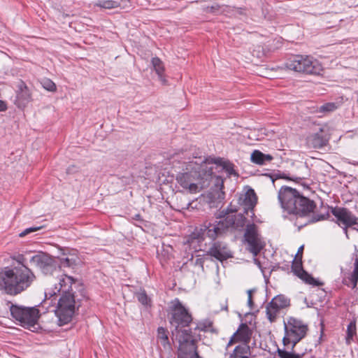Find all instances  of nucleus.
<instances>
[{
    "label": "nucleus",
    "instance_id": "nucleus-1",
    "mask_svg": "<svg viewBox=\"0 0 358 358\" xmlns=\"http://www.w3.org/2000/svg\"><path fill=\"white\" fill-rule=\"evenodd\" d=\"M236 208L224 210L217 216L219 221L215 223L205 224L199 232L194 231L191 235L192 239H197L199 242L204 240L206 235L211 239H215L219 235L225 231H242L246 226L244 238L250 247V251L255 255H257L264 247L257 231V227L255 224H248L247 219L242 213H234Z\"/></svg>",
    "mask_w": 358,
    "mask_h": 358
},
{
    "label": "nucleus",
    "instance_id": "nucleus-2",
    "mask_svg": "<svg viewBox=\"0 0 358 358\" xmlns=\"http://www.w3.org/2000/svg\"><path fill=\"white\" fill-rule=\"evenodd\" d=\"M174 167L177 169L176 165ZM178 169L176 180L183 189L190 194L208 187L213 180L217 187L222 188L224 185L223 179L213 172V165L208 159L199 158L196 161L183 162L182 166H178Z\"/></svg>",
    "mask_w": 358,
    "mask_h": 358
},
{
    "label": "nucleus",
    "instance_id": "nucleus-3",
    "mask_svg": "<svg viewBox=\"0 0 358 358\" xmlns=\"http://www.w3.org/2000/svg\"><path fill=\"white\" fill-rule=\"evenodd\" d=\"M25 258L20 257L19 264L0 271V290L15 296L27 289L36 280L34 272L24 264Z\"/></svg>",
    "mask_w": 358,
    "mask_h": 358
},
{
    "label": "nucleus",
    "instance_id": "nucleus-4",
    "mask_svg": "<svg viewBox=\"0 0 358 358\" xmlns=\"http://www.w3.org/2000/svg\"><path fill=\"white\" fill-rule=\"evenodd\" d=\"M278 198L281 207L289 214L306 216L313 212L315 203L302 196L296 189L282 186L278 192Z\"/></svg>",
    "mask_w": 358,
    "mask_h": 358
},
{
    "label": "nucleus",
    "instance_id": "nucleus-5",
    "mask_svg": "<svg viewBox=\"0 0 358 358\" xmlns=\"http://www.w3.org/2000/svg\"><path fill=\"white\" fill-rule=\"evenodd\" d=\"M168 318L169 323L174 328L172 331L173 335L182 331L184 329L181 328L188 327L192 322L191 313L178 299H175L171 302Z\"/></svg>",
    "mask_w": 358,
    "mask_h": 358
},
{
    "label": "nucleus",
    "instance_id": "nucleus-6",
    "mask_svg": "<svg viewBox=\"0 0 358 358\" xmlns=\"http://www.w3.org/2000/svg\"><path fill=\"white\" fill-rule=\"evenodd\" d=\"M285 66L289 70L307 74H320L322 71L320 63L307 55H294L287 60Z\"/></svg>",
    "mask_w": 358,
    "mask_h": 358
},
{
    "label": "nucleus",
    "instance_id": "nucleus-7",
    "mask_svg": "<svg viewBox=\"0 0 358 358\" xmlns=\"http://www.w3.org/2000/svg\"><path fill=\"white\" fill-rule=\"evenodd\" d=\"M284 328L283 344L285 346L292 344L291 350H293L296 343L306 336L308 326L301 320L289 317L287 322H284Z\"/></svg>",
    "mask_w": 358,
    "mask_h": 358
},
{
    "label": "nucleus",
    "instance_id": "nucleus-8",
    "mask_svg": "<svg viewBox=\"0 0 358 358\" xmlns=\"http://www.w3.org/2000/svg\"><path fill=\"white\" fill-rule=\"evenodd\" d=\"M61 295L55 310V314L58 317L59 324L60 326L71 321L76 306L78 308L80 306L78 302L76 301L73 292H66Z\"/></svg>",
    "mask_w": 358,
    "mask_h": 358
},
{
    "label": "nucleus",
    "instance_id": "nucleus-9",
    "mask_svg": "<svg viewBox=\"0 0 358 358\" xmlns=\"http://www.w3.org/2000/svg\"><path fill=\"white\" fill-rule=\"evenodd\" d=\"M178 342V358H199L196 339L190 329H184L174 335Z\"/></svg>",
    "mask_w": 358,
    "mask_h": 358
},
{
    "label": "nucleus",
    "instance_id": "nucleus-10",
    "mask_svg": "<svg viewBox=\"0 0 358 358\" xmlns=\"http://www.w3.org/2000/svg\"><path fill=\"white\" fill-rule=\"evenodd\" d=\"M11 315L16 320L19 321L20 324L26 328L34 327L39 318V310L35 308H27L13 305L10 307Z\"/></svg>",
    "mask_w": 358,
    "mask_h": 358
},
{
    "label": "nucleus",
    "instance_id": "nucleus-11",
    "mask_svg": "<svg viewBox=\"0 0 358 358\" xmlns=\"http://www.w3.org/2000/svg\"><path fill=\"white\" fill-rule=\"evenodd\" d=\"M29 262L38 267L45 275L55 276L61 273L57 260L45 253L32 256Z\"/></svg>",
    "mask_w": 358,
    "mask_h": 358
},
{
    "label": "nucleus",
    "instance_id": "nucleus-12",
    "mask_svg": "<svg viewBox=\"0 0 358 358\" xmlns=\"http://www.w3.org/2000/svg\"><path fill=\"white\" fill-rule=\"evenodd\" d=\"M331 213L335 217L333 221L338 226L352 227L354 224H357L358 217L346 208L331 207Z\"/></svg>",
    "mask_w": 358,
    "mask_h": 358
},
{
    "label": "nucleus",
    "instance_id": "nucleus-13",
    "mask_svg": "<svg viewBox=\"0 0 358 358\" xmlns=\"http://www.w3.org/2000/svg\"><path fill=\"white\" fill-rule=\"evenodd\" d=\"M238 203L243 208V213L251 217L255 216L254 208L257 203V196L252 188L247 186L245 192L239 196Z\"/></svg>",
    "mask_w": 358,
    "mask_h": 358
},
{
    "label": "nucleus",
    "instance_id": "nucleus-14",
    "mask_svg": "<svg viewBox=\"0 0 358 358\" xmlns=\"http://www.w3.org/2000/svg\"><path fill=\"white\" fill-rule=\"evenodd\" d=\"M56 276L59 279V282L57 284L55 285L54 290L49 292H45V297L48 295H50V297H52L57 294V293H59L61 294H65L66 292H72V285L75 283V279L71 276L64 273L57 274Z\"/></svg>",
    "mask_w": 358,
    "mask_h": 358
},
{
    "label": "nucleus",
    "instance_id": "nucleus-15",
    "mask_svg": "<svg viewBox=\"0 0 358 358\" xmlns=\"http://www.w3.org/2000/svg\"><path fill=\"white\" fill-rule=\"evenodd\" d=\"M207 255L220 262H223L232 257L231 252L229 249L227 245L220 241H215L213 243L207 252Z\"/></svg>",
    "mask_w": 358,
    "mask_h": 358
},
{
    "label": "nucleus",
    "instance_id": "nucleus-16",
    "mask_svg": "<svg viewBox=\"0 0 358 358\" xmlns=\"http://www.w3.org/2000/svg\"><path fill=\"white\" fill-rule=\"evenodd\" d=\"M329 139L328 134L325 133L324 128L321 127L318 131L307 136L306 144L310 148H322L328 143Z\"/></svg>",
    "mask_w": 358,
    "mask_h": 358
},
{
    "label": "nucleus",
    "instance_id": "nucleus-17",
    "mask_svg": "<svg viewBox=\"0 0 358 358\" xmlns=\"http://www.w3.org/2000/svg\"><path fill=\"white\" fill-rule=\"evenodd\" d=\"M252 334V331L248 325L247 324L242 323L231 338L228 345H230L233 343L237 341H241L245 344L244 345H247V344L250 341Z\"/></svg>",
    "mask_w": 358,
    "mask_h": 358
},
{
    "label": "nucleus",
    "instance_id": "nucleus-18",
    "mask_svg": "<svg viewBox=\"0 0 358 358\" xmlns=\"http://www.w3.org/2000/svg\"><path fill=\"white\" fill-rule=\"evenodd\" d=\"M31 100V95L29 90L24 82H20L17 85V91L16 99L15 101V105L18 108H24Z\"/></svg>",
    "mask_w": 358,
    "mask_h": 358
},
{
    "label": "nucleus",
    "instance_id": "nucleus-19",
    "mask_svg": "<svg viewBox=\"0 0 358 358\" xmlns=\"http://www.w3.org/2000/svg\"><path fill=\"white\" fill-rule=\"evenodd\" d=\"M209 162L213 165V169H214V165L216 166V169H221L224 171L228 177L238 176V174L234 169V165L231 162L228 160H225L222 158H215V159H208Z\"/></svg>",
    "mask_w": 358,
    "mask_h": 358
},
{
    "label": "nucleus",
    "instance_id": "nucleus-20",
    "mask_svg": "<svg viewBox=\"0 0 358 358\" xmlns=\"http://www.w3.org/2000/svg\"><path fill=\"white\" fill-rule=\"evenodd\" d=\"M273 159V156L268 154H264L259 150H255L251 154V161L257 164L263 165L271 162Z\"/></svg>",
    "mask_w": 358,
    "mask_h": 358
},
{
    "label": "nucleus",
    "instance_id": "nucleus-21",
    "mask_svg": "<svg viewBox=\"0 0 358 358\" xmlns=\"http://www.w3.org/2000/svg\"><path fill=\"white\" fill-rule=\"evenodd\" d=\"M168 334L169 332L165 328L162 327H158L157 338L166 350H170L171 349V345L169 340Z\"/></svg>",
    "mask_w": 358,
    "mask_h": 358
},
{
    "label": "nucleus",
    "instance_id": "nucleus-22",
    "mask_svg": "<svg viewBox=\"0 0 358 358\" xmlns=\"http://www.w3.org/2000/svg\"><path fill=\"white\" fill-rule=\"evenodd\" d=\"M57 262L59 263L60 270L61 268H74V267L77 265L78 262V259L77 257L71 255L69 256H64L61 258H59Z\"/></svg>",
    "mask_w": 358,
    "mask_h": 358
},
{
    "label": "nucleus",
    "instance_id": "nucleus-23",
    "mask_svg": "<svg viewBox=\"0 0 358 358\" xmlns=\"http://www.w3.org/2000/svg\"><path fill=\"white\" fill-rule=\"evenodd\" d=\"M271 304L279 308L280 310L289 307L290 306V300L287 296L282 294H279L275 296L271 301Z\"/></svg>",
    "mask_w": 358,
    "mask_h": 358
},
{
    "label": "nucleus",
    "instance_id": "nucleus-24",
    "mask_svg": "<svg viewBox=\"0 0 358 358\" xmlns=\"http://www.w3.org/2000/svg\"><path fill=\"white\" fill-rule=\"evenodd\" d=\"M280 309L274 304H271L270 301L266 307V317L267 319L271 322H273L275 321L278 315L279 314Z\"/></svg>",
    "mask_w": 358,
    "mask_h": 358
},
{
    "label": "nucleus",
    "instance_id": "nucleus-25",
    "mask_svg": "<svg viewBox=\"0 0 358 358\" xmlns=\"http://www.w3.org/2000/svg\"><path fill=\"white\" fill-rule=\"evenodd\" d=\"M248 351L247 345H239L234 348L233 352L229 355V358H249Z\"/></svg>",
    "mask_w": 358,
    "mask_h": 358
},
{
    "label": "nucleus",
    "instance_id": "nucleus-26",
    "mask_svg": "<svg viewBox=\"0 0 358 358\" xmlns=\"http://www.w3.org/2000/svg\"><path fill=\"white\" fill-rule=\"evenodd\" d=\"M152 64L154 70L159 76L160 79H162L163 74L164 72V66L162 61L158 57H153L152 59Z\"/></svg>",
    "mask_w": 358,
    "mask_h": 358
},
{
    "label": "nucleus",
    "instance_id": "nucleus-27",
    "mask_svg": "<svg viewBox=\"0 0 358 358\" xmlns=\"http://www.w3.org/2000/svg\"><path fill=\"white\" fill-rule=\"evenodd\" d=\"M95 6L105 9H112L120 6V3L113 0H100L95 3Z\"/></svg>",
    "mask_w": 358,
    "mask_h": 358
},
{
    "label": "nucleus",
    "instance_id": "nucleus-28",
    "mask_svg": "<svg viewBox=\"0 0 358 358\" xmlns=\"http://www.w3.org/2000/svg\"><path fill=\"white\" fill-rule=\"evenodd\" d=\"M356 334V324L355 321H351L348 325L347 336L345 338L346 343L350 344Z\"/></svg>",
    "mask_w": 358,
    "mask_h": 358
},
{
    "label": "nucleus",
    "instance_id": "nucleus-29",
    "mask_svg": "<svg viewBox=\"0 0 358 358\" xmlns=\"http://www.w3.org/2000/svg\"><path fill=\"white\" fill-rule=\"evenodd\" d=\"M138 301L144 306H150V299L148 296L145 290H141L136 294Z\"/></svg>",
    "mask_w": 358,
    "mask_h": 358
},
{
    "label": "nucleus",
    "instance_id": "nucleus-30",
    "mask_svg": "<svg viewBox=\"0 0 358 358\" xmlns=\"http://www.w3.org/2000/svg\"><path fill=\"white\" fill-rule=\"evenodd\" d=\"M299 278L302 280H303L306 283L309 285H313L315 286L320 285V283L315 280L313 276L309 275L307 272L303 271L301 275H299Z\"/></svg>",
    "mask_w": 358,
    "mask_h": 358
},
{
    "label": "nucleus",
    "instance_id": "nucleus-31",
    "mask_svg": "<svg viewBox=\"0 0 358 358\" xmlns=\"http://www.w3.org/2000/svg\"><path fill=\"white\" fill-rule=\"evenodd\" d=\"M338 108V105L334 102H329L323 104L319 108L320 113H330L336 110Z\"/></svg>",
    "mask_w": 358,
    "mask_h": 358
},
{
    "label": "nucleus",
    "instance_id": "nucleus-32",
    "mask_svg": "<svg viewBox=\"0 0 358 358\" xmlns=\"http://www.w3.org/2000/svg\"><path fill=\"white\" fill-rule=\"evenodd\" d=\"M293 350H291V352H287L285 350H278V356L280 358H302L303 354H295L292 352Z\"/></svg>",
    "mask_w": 358,
    "mask_h": 358
},
{
    "label": "nucleus",
    "instance_id": "nucleus-33",
    "mask_svg": "<svg viewBox=\"0 0 358 358\" xmlns=\"http://www.w3.org/2000/svg\"><path fill=\"white\" fill-rule=\"evenodd\" d=\"M350 280L352 282L353 287H355L358 281V257L355 260L354 270L350 275Z\"/></svg>",
    "mask_w": 358,
    "mask_h": 358
},
{
    "label": "nucleus",
    "instance_id": "nucleus-34",
    "mask_svg": "<svg viewBox=\"0 0 358 358\" xmlns=\"http://www.w3.org/2000/svg\"><path fill=\"white\" fill-rule=\"evenodd\" d=\"M41 84L45 90L50 92H54L57 89L55 84L48 78L43 79Z\"/></svg>",
    "mask_w": 358,
    "mask_h": 358
},
{
    "label": "nucleus",
    "instance_id": "nucleus-35",
    "mask_svg": "<svg viewBox=\"0 0 358 358\" xmlns=\"http://www.w3.org/2000/svg\"><path fill=\"white\" fill-rule=\"evenodd\" d=\"M292 268L294 273L295 274H296L299 277L300 275H301L303 271H305L303 269L301 261L300 260V262H298L296 260V259H294V260L293 262Z\"/></svg>",
    "mask_w": 358,
    "mask_h": 358
},
{
    "label": "nucleus",
    "instance_id": "nucleus-36",
    "mask_svg": "<svg viewBox=\"0 0 358 358\" xmlns=\"http://www.w3.org/2000/svg\"><path fill=\"white\" fill-rule=\"evenodd\" d=\"M191 261H192L194 265L197 266L201 268L202 271H203V264H204V258L202 257L201 255H196L195 259H194L193 257L191 259Z\"/></svg>",
    "mask_w": 358,
    "mask_h": 358
},
{
    "label": "nucleus",
    "instance_id": "nucleus-37",
    "mask_svg": "<svg viewBox=\"0 0 358 358\" xmlns=\"http://www.w3.org/2000/svg\"><path fill=\"white\" fill-rule=\"evenodd\" d=\"M43 228V227L41 226H39V227H29V228H27L26 229H24L23 231H22L19 236L20 237H24L32 232H35V231H37L40 229H41Z\"/></svg>",
    "mask_w": 358,
    "mask_h": 358
},
{
    "label": "nucleus",
    "instance_id": "nucleus-38",
    "mask_svg": "<svg viewBox=\"0 0 358 358\" xmlns=\"http://www.w3.org/2000/svg\"><path fill=\"white\" fill-rule=\"evenodd\" d=\"M278 178H285V179H287V180H294V181H296V182H299L303 178H302V177L288 178V177H286L285 175H283V176H282L281 174L275 175V179H278Z\"/></svg>",
    "mask_w": 358,
    "mask_h": 358
},
{
    "label": "nucleus",
    "instance_id": "nucleus-39",
    "mask_svg": "<svg viewBox=\"0 0 358 358\" xmlns=\"http://www.w3.org/2000/svg\"><path fill=\"white\" fill-rule=\"evenodd\" d=\"M255 292V289H248L247 291V293L248 295V304L251 309L252 308L253 305H254L252 298V294Z\"/></svg>",
    "mask_w": 358,
    "mask_h": 358
},
{
    "label": "nucleus",
    "instance_id": "nucleus-40",
    "mask_svg": "<svg viewBox=\"0 0 358 358\" xmlns=\"http://www.w3.org/2000/svg\"><path fill=\"white\" fill-rule=\"evenodd\" d=\"M179 155H180V154H177V155H177V158H176L175 160H176H176L178 161V162H177V164H181V166H180V167L182 166V162H189V161H191V160H190V158H187H187H185V157H184V158H182V157H179Z\"/></svg>",
    "mask_w": 358,
    "mask_h": 358
},
{
    "label": "nucleus",
    "instance_id": "nucleus-41",
    "mask_svg": "<svg viewBox=\"0 0 358 358\" xmlns=\"http://www.w3.org/2000/svg\"><path fill=\"white\" fill-rule=\"evenodd\" d=\"M326 219V216L324 215H317L313 217V222H318L320 220H324Z\"/></svg>",
    "mask_w": 358,
    "mask_h": 358
},
{
    "label": "nucleus",
    "instance_id": "nucleus-42",
    "mask_svg": "<svg viewBox=\"0 0 358 358\" xmlns=\"http://www.w3.org/2000/svg\"><path fill=\"white\" fill-rule=\"evenodd\" d=\"M7 110V106H6V103L0 100V112H3V111H5Z\"/></svg>",
    "mask_w": 358,
    "mask_h": 358
},
{
    "label": "nucleus",
    "instance_id": "nucleus-43",
    "mask_svg": "<svg viewBox=\"0 0 358 358\" xmlns=\"http://www.w3.org/2000/svg\"><path fill=\"white\" fill-rule=\"evenodd\" d=\"M303 250V246L302 245V246L299 247V248L298 249L295 259H296L299 256H300V259H301Z\"/></svg>",
    "mask_w": 358,
    "mask_h": 358
},
{
    "label": "nucleus",
    "instance_id": "nucleus-44",
    "mask_svg": "<svg viewBox=\"0 0 358 358\" xmlns=\"http://www.w3.org/2000/svg\"><path fill=\"white\" fill-rule=\"evenodd\" d=\"M340 227L343 229V232H344V234H345V236H346L347 238H349V236H348V228L349 227H347V226H345V225L340 226Z\"/></svg>",
    "mask_w": 358,
    "mask_h": 358
},
{
    "label": "nucleus",
    "instance_id": "nucleus-45",
    "mask_svg": "<svg viewBox=\"0 0 358 358\" xmlns=\"http://www.w3.org/2000/svg\"><path fill=\"white\" fill-rule=\"evenodd\" d=\"M353 226H355L353 229L358 231V222L357 224H354Z\"/></svg>",
    "mask_w": 358,
    "mask_h": 358
}]
</instances>
